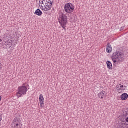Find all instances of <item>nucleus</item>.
I'll return each instance as SVG.
<instances>
[{
  "label": "nucleus",
  "mask_w": 128,
  "mask_h": 128,
  "mask_svg": "<svg viewBox=\"0 0 128 128\" xmlns=\"http://www.w3.org/2000/svg\"><path fill=\"white\" fill-rule=\"evenodd\" d=\"M44 2H46V0H40L39 1V4H44Z\"/></svg>",
  "instance_id": "nucleus-19"
},
{
  "label": "nucleus",
  "mask_w": 128,
  "mask_h": 128,
  "mask_svg": "<svg viewBox=\"0 0 128 128\" xmlns=\"http://www.w3.org/2000/svg\"><path fill=\"white\" fill-rule=\"evenodd\" d=\"M64 10L67 14H72V12H74V6L72 4L68 2L64 4Z\"/></svg>",
  "instance_id": "nucleus-2"
},
{
  "label": "nucleus",
  "mask_w": 128,
  "mask_h": 128,
  "mask_svg": "<svg viewBox=\"0 0 128 128\" xmlns=\"http://www.w3.org/2000/svg\"><path fill=\"white\" fill-rule=\"evenodd\" d=\"M112 45L110 44V42H108L106 45V52L108 54H110V52H112Z\"/></svg>",
  "instance_id": "nucleus-10"
},
{
  "label": "nucleus",
  "mask_w": 128,
  "mask_h": 128,
  "mask_svg": "<svg viewBox=\"0 0 128 128\" xmlns=\"http://www.w3.org/2000/svg\"><path fill=\"white\" fill-rule=\"evenodd\" d=\"M13 124H14V128H18V126H20V124L13 123Z\"/></svg>",
  "instance_id": "nucleus-18"
},
{
  "label": "nucleus",
  "mask_w": 128,
  "mask_h": 128,
  "mask_svg": "<svg viewBox=\"0 0 128 128\" xmlns=\"http://www.w3.org/2000/svg\"><path fill=\"white\" fill-rule=\"evenodd\" d=\"M116 88L117 90H118V92H120V90H126V88H120V86L118 85L116 86Z\"/></svg>",
  "instance_id": "nucleus-17"
},
{
  "label": "nucleus",
  "mask_w": 128,
  "mask_h": 128,
  "mask_svg": "<svg viewBox=\"0 0 128 128\" xmlns=\"http://www.w3.org/2000/svg\"><path fill=\"white\" fill-rule=\"evenodd\" d=\"M44 96L42 94H40L39 96V101L40 106V108H42V104H44Z\"/></svg>",
  "instance_id": "nucleus-9"
},
{
  "label": "nucleus",
  "mask_w": 128,
  "mask_h": 128,
  "mask_svg": "<svg viewBox=\"0 0 128 128\" xmlns=\"http://www.w3.org/2000/svg\"><path fill=\"white\" fill-rule=\"evenodd\" d=\"M124 88H126V86H124Z\"/></svg>",
  "instance_id": "nucleus-38"
},
{
  "label": "nucleus",
  "mask_w": 128,
  "mask_h": 128,
  "mask_svg": "<svg viewBox=\"0 0 128 128\" xmlns=\"http://www.w3.org/2000/svg\"><path fill=\"white\" fill-rule=\"evenodd\" d=\"M58 20L59 24H68V16L61 12L59 14Z\"/></svg>",
  "instance_id": "nucleus-3"
},
{
  "label": "nucleus",
  "mask_w": 128,
  "mask_h": 128,
  "mask_svg": "<svg viewBox=\"0 0 128 128\" xmlns=\"http://www.w3.org/2000/svg\"><path fill=\"white\" fill-rule=\"evenodd\" d=\"M38 5H39V6L40 7V8H41V10H42V8H44V6L42 5V4L40 5V3L38 4Z\"/></svg>",
  "instance_id": "nucleus-25"
},
{
  "label": "nucleus",
  "mask_w": 128,
  "mask_h": 128,
  "mask_svg": "<svg viewBox=\"0 0 128 128\" xmlns=\"http://www.w3.org/2000/svg\"><path fill=\"white\" fill-rule=\"evenodd\" d=\"M4 46H6V48L8 49V44H6V42H4Z\"/></svg>",
  "instance_id": "nucleus-22"
},
{
  "label": "nucleus",
  "mask_w": 128,
  "mask_h": 128,
  "mask_svg": "<svg viewBox=\"0 0 128 128\" xmlns=\"http://www.w3.org/2000/svg\"><path fill=\"white\" fill-rule=\"evenodd\" d=\"M1 121H2V120H0V122H1Z\"/></svg>",
  "instance_id": "nucleus-41"
},
{
  "label": "nucleus",
  "mask_w": 128,
  "mask_h": 128,
  "mask_svg": "<svg viewBox=\"0 0 128 128\" xmlns=\"http://www.w3.org/2000/svg\"><path fill=\"white\" fill-rule=\"evenodd\" d=\"M52 10H54V8H52Z\"/></svg>",
  "instance_id": "nucleus-43"
},
{
  "label": "nucleus",
  "mask_w": 128,
  "mask_h": 128,
  "mask_svg": "<svg viewBox=\"0 0 128 128\" xmlns=\"http://www.w3.org/2000/svg\"><path fill=\"white\" fill-rule=\"evenodd\" d=\"M43 6H44V8H42V10H45L46 12H47L50 10L52 8V4H44Z\"/></svg>",
  "instance_id": "nucleus-7"
},
{
  "label": "nucleus",
  "mask_w": 128,
  "mask_h": 128,
  "mask_svg": "<svg viewBox=\"0 0 128 128\" xmlns=\"http://www.w3.org/2000/svg\"><path fill=\"white\" fill-rule=\"evenodd\" d=\"M46 14H48V13L46 12Z\"/></svg>",
  "instance_id": "nucleus-39"
},
{
  "label": "nucleus",
  "mask_w": 128,
  "mask_h": 128,
  "mask_svg": "<svg viewBox=\"0 0 128 128\" xmlns=\"http://www.w3.org/2000/svg\"><path fill=\"white\" fill-rule=\"evenodd\" d=\"M25 86L26 87L28 90H30V85L28 84H25Z\"/></svg>",
  "instance_id": "nucleus-24"
},
{
  "label": "nucleus",
  "mask_w": 128,
  "mask_h": 128,
  "mask_svg": "<svg viewBox=\"0 0 128 128\" xmlns=\"http://www.w3.org/2000/svg\"><path fill=\"white\" fill-rule=\"evenodd\" d=\"M0 46H4V42H2V40L0 39Z\"/></svg>",
  "instance_id": "nucleus-20"
},
{
  "label": "nucleus",
  "mask_w": 128,
  "mask_h": 128,
  "mask_svg": "<svg viewBox=\"0 0 128 128\" xmlns=\"http://www.w3.org/2000/svg\"><path fill=\"white\" fill-rule=\"evenodd\" d=\"M126 128H128V124H126Z\"/></svg>",
  "instance_id": "nucleus-37"
},
{
  "label": "nucleus",
  "mask_w": 128,
  "mask_h": 128,
  "mask_svg": "<svg viewBox=\"0 0 128 128\" xmlns=\"http://www.w3.org/2000/svg\"><path fill=\"white\" fill-rule=\"evenodd\" d=\"M8 33H5L4 34V38H8Z\"/></svg>",
  "instance_id": "nucleus-26"
},
{
  "label": "nucleus",
  "mask_w": 128,
  "mask_h": 128,
  "mask_svg": "<svg viewBox=\"0 0 128 128\" xmlns=\"http://www.w3.org/2000/svg\"><path fill=\"white\" fill-rule=\"evenodd\" d=\"M124 56V54L123 52L117 50L116 52H114L112 54V56H111V58L112 60V58H120L122 56Z\"/></svg>",
  "instance_id": "nucleus-4"
},
{
  "label": "nucleus",
  "mask_w": 128,
  "mask_h": 128,
  "mask_svg": "<svg viewBox=\"0 0 128 128\" xmlns=\"http://www.w3.org/2000/svg\"><path fill=\"white\" fill-rule=\"evenodd\" d=\"M0 100H2V96H0Z\"/></svg>",
  "instance_id": "nucleus-36"
},
{
  "label": "nucleus",
  "mask_w": 128,
  "mask_h": 128,
  "mask_svg": "<svg viewBox=\"0 0 128 128\" xmlns=\"http://www.w3.org/2000/svg\"><path fill=\"white\" fill-rule=\"evenodd\" d=\"M8 42H8H10V40L8 39L7 42Z\"/></svg>",
  "instance_id": "nucleus-35"
},
{
  "label": "nucleus",
  "mask_w": 128,
  "mask_h": 128,
  "mask_svg": "<svg viewBox=\"0 0 128 128\" xmlns=\"http://www.w3.org/2000/svg\"><path fill=\"white\" fill-rule=\"evenodd\" d=\"M12 124H22V120H20V118L18 117H15L14 120H13Z\"/></svg>",
  "instance_id": "nucleus-11"
},
{
  "label": "nucleus",
  "mask_w": 128,
  "mask_h": 128,
  "mask_svg": "<svg viewBox=\"0 0 128 128\" xmlns=\"http://www.w3.org/2000/svg\"><path fill=\"white\" fill-rule=\"evenodd\" d=\"M126 121H123V124H124V126H126Z\"/></svg>",
  "instance_id": "nucleus-31"
},
{
  "label": "nucleus",
  "mask_w": 128,
  "mask_h": 128,
  "mask_svg": "<svg viewBox=\"0 0 128 128\" xmlns=\"http://www.w3.org/2000/svg\"><path fill=\"white\" fill-rule=\"evenodd\" d=\"M122 30H124V27H121L120 28V31Z\"/></svg>",
  "instance_id": "nucleus-33"
},
{
  "label": "nucleus",
  "mask_w": 128,
  "mask_h": 128,
  "mask_svg": "<svg viewBox=\"0 0 128 128\" xmlns=\"http://www.w3.org/2000/svg\"><path fill=\"white\" fill-rule=\"evenodd\" d=\"M106 64L108 68V70H112V62L110 60H107L106 62Z\"/></svg>",
  "instance_id": "nucleus-13"
},
{
  "label": "nucleus",
  "mask_w": 128,
  "mask_h": 128,
  "mask_svg": "<svg viewBox=\"0 0 128 128\" xmlns=\"http://www.w3.org/2000/svg\"><path fill=\"white\" fill-rule=\"evenodd\" d=\"M0 120H2V114H0Z\"/></svg>",
  "instance_id": "nucleus-30"
},
{
  "label": "nucleus",
  "mask_w": 128,
  "mask_h": 128,
  "mask_svg": "<svg viewBox=\"0 0 128 128\" xmlns=\"http://www.w3.org/2000/svg\"><path fill=\"white\" fill-rule=\"evenodd\" d=\"M104 94H106V92L104 90H102L100 92L98 93V96L99 98H104Z\"/></svg>",
  "instance_id": "nucleus-12"
},
{
  "label": "nucleus",
  "mask_w": 128,
  "mask_h": 128,
  "mask_svg": "<svg viewBox=\"0 0 128 128\" xmlns=\"http://www.w3.org/2000/svg\"><path fill=\"white\" fill-rule=\"evenodd\" d=\"M8 48H12V42H8Z\"/></svg>",
  "instance_id": "nucleus-21"
},
{
  "label": "nucleus",
  "mask_w": 128,
  "mask_h": 128,
  "mask_svg": "<svg viewBox=\"0 0 128 128\" xmlns=\"http://www.w3.org/2000/svg\"><path fill=\"white\" fill-rule=\"evenodd\" d=\"M54 4V1L52 2L50 0H45V2H44V4Z\"/></svg>",
  "instance_id": "nucleus-16"
},
{
  "label": "nucleus",
  "mask_w": 128,
  "mask_h": 128,
  "mask_svg": "<svg viewBox=\"0 0 128 128\" xmlns=\"http://www.w3.org/2000/svg\"><path fill=\"white\" fill-rule=\"evenodd\" d=\"M34 14H36V16H40L42 14V12L40 10V9H36L35 10V12H34Z\"/></svg>",
  "instance_id": "nucleus-14"
},
{
  "label": "nucleus",
  "mask_w": 128,
  "mask_h": 128,
  "mask_svg": "<svg viewBox=\"0 0 128 128\" xmlns=\"http://www.w3.org/2000/svg\"><path fill=\"white\" fill-rule=\"evenodd\" d=\"M121 84H119V86H120Z\"/></svg>",
  "instance_id": "nucleus-40"
},
{
  "label": "nucleus",
  "mask_w": 128,
  "mask_h": 128,
  "mask_svg": "<svg viewBox=\"0 0 128 128\" xmlns=\"http://www.w3.org/2000/svg\"><path fill=\"white\" fill-rule=\"evenodd\" d=\"M68 23H62V24H60V26H62V28L64 30H66V24Z\"/></svg>",
  "instance_id": "nucleus-15"
},
{
  "label": "nucleus",
  "mask_w": 128,
  "mask_h": 128,
  "mask_svg": "<svg viewBox=\"0 0 128 128\" xmlns=\"http://www.w3.org/2000/svg\"><path fill=\"white\" fill-rule=\"evenodd\" d=\"M12 46H16V42L14 43V42H12Z\"/></svg>",
  "instance_id": "nucleus-32"
},
{
  "label": "nucleus",
  "mask_w": 128,
  "mask_h": 128,
  "mask_svg": "<svg viewBox=\"0 0 128 128\" xmlns=\"http://www.w3.org/2000/svg\"><path fill=\"white\" fill-rule=\"evenodd\" d=\"M0 70H2V64L1 62H0Z\"/></svg>",
  "instance_id": "nucleus-28"
},
{
  "label": "nucleus",
  "mask_w": 128,
  "mask_h": 128,
  "mask_svg": "<svg viewBox=\"0 0 128 128\" xmlns=\"http://www.w3.org/2000/svg\"><path fill=\"white\" fill-rule=\"evenodd\" d=\"M26 82H24L22 86L18 87L17 94H20L18 98H20L21 96H22L26 94V92H28V88L26 86Z\"/></svg>",
  "instance_id": "nucleus-1"
},
{
  "label": "nucleus",
  "mask_w": 128,
  "mask_h": 128,
  "mask_svg": "<svg viewBox=\"0 0 128 128\" xmlns=\"http://www.w3.org/2000/svg\"><path fill=\"white\" fill-rule=\"evenodd\" d=\"M122 116L125 119L126 122H128V108L123 111Z\"/></svg>",
  "instance_id": "nucleus-6"
},
{
  "label": "nucleus",
  "mask_w": 128,
  "mask_h": 128,
  "mask_svg": "<svg viewBox=\"0 0 128 128\" xmlns=\"http://www.w3.org/2000/svg\"><path fill=\"white\" fill-rule=\"evenodd\" d=\"M121 100H126L128 98V94L126 93H123L120 96Z\"/></svg>",
  "instance_id": "nucleus-8"
},
{
  "label": "nucleus",
  "mask_w": 128,
  "mask_h": 128,
  "mask_svg": "<svg viewBox=\"0 0 128 128\" xmlns=\"http://www.w3.org/2000/svg\"><path fill=\"white\" fill-rule=\"evenodd\" d=\"M21 126H22V124H21Z\"/></svg>",
  "instance_id": "nucleus-42"
},
{
  "label": "nucleus",
  "mask_w": 128,
  "mask_h": 128,
  "mask_svg": "<svg viewBox=\"0 0 128 128\" xmlns=\"http://www.w3.org/2000/svg\"><path fill=\"white\" fill-rule=\"evenodd\" d=\"M11 126H12V124Z\"/></svg>",
  "instance_id": "nucleus-44"
},
{
  "label": "nucleus",
  "mask_w": 128,
  "mask_h": 128,
  "mask_svg": "<svg viewBox=\"0 0 128 128\" xmlns=\"http://www.w3.org/2000/svg\"><path fill=\"white\" fill-rule=\"evenodd\" d=\"M124 56H122L121 57H118V58H112V60L113 62H117V64H120L121 62H122L124 60Z\"/></svg>",
  "instance_id": "nucleus-5"
},
{
  "label": "nucleus",
  "mask_w": 128,
  "mask_h": 128,
  "mask_svg": "<svg viewBox=\"0 0 128 128\" xmlns=\"http://www.w3.org/2000/svg\"><path fill=\"white\" fill-rule=\"evenodd\" d=\"M10 42H14V40H12V38H10Z\"/></svg>",
  "instance_id": "nucleus-29"
},
{
  "label": "nucleus",
  "mask_w": 128,
  "mask_h": 128,
  "mask_svg": "<svg viewBox=\"0 0 128 128\" xmlns=\"http://www.w3.org/2000/svg\"><path fill=\"white\" fill-rule=\"evenodd\" d=\"M123 123L122 122L120 124H119V128H124V126H122Z\"/></svg>",
  "instance_id": "nucleus-23"
},
{
  "label": "nucleus",
  "mask_w": 128,
  "mask_h": 128,
  "mask_svg": "<svg viewBox=\"0 0 128 128\" xmlns=\"http://www.w3.org/2000/svg\"><path fill=\"white\" fill-rule=\"evenodd\" d=\"M120 88H124V85L120 86Z\"/></svg>",
  "instance_id": "nucleus-34"
},
{
  "label": "nucleus",
  "mask_w": 128,
  "mask_h": 128,
  "mask_svg": "<svg viewBox=\"0 0 128 128\" xmlns=\"http://www.w3.org/2000/svg\"><path fill=\"white\" fill-rule=\"evenodd\" d=\"M118 62H114V64H113V66H114V68L115 66H116V64H118Z\"/></svg>",
  "instance_id": "nucleus-27"
}]
</instances>
